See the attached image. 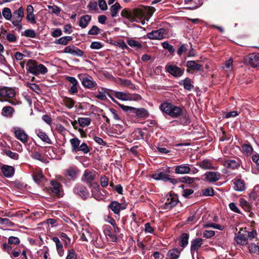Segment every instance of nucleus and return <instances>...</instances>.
<instances>
[{
	"instance_id": "1",
	"label": "nucleus",
	"mask_w": 259,
	"mask_h": 259,
	"mask_svg": "<svg viewBox=\"0 0 259 259\" xmlns=\"http://www.w3.org/2000/svg\"><path fill=\"white\" fill-rule=\"evenodd\" d=\"M155 12L152 7H144L142 9H135L133 11L128 9H124L121 12V16L124 18L128 22H141L143 25L145 20L148 21Z\"/></svg>"
},
{
	"instance_id": "2",
	"label": "nucleus",
	"mask_w": 259,
	"mask_h": 259,
	"mask_svg": "<svg viewBox=\"0 0 259 259\" xmlns=\"http://www.w3.org/2000/svg\"><path fill=\"white\" fill-rule=\"evenodd\" d=\"M159 109L164 113H165L172 118H178L182 115L183 111L182 109L172 104L171 103L164 102L161 103Z\"/></svg>"
},
{
	"instance_id": "3",
	"label": "nucleus",
	"mask_w": 259,
	"mask_h": 259,
	"mask_svg": "<svg viewBox=\"0 0 259 259\" xmlns=\"http://www.w3.org/2000/svg\"><path fill=\"white\" fill-rule=\"evenodd\" d=\"M26 65L27 71L35 76L39 74L44 75L48 71L45 65L33 60H29Z\"/></svg>"
},
{
	"instance_id": "4",
	"label": "nucleus",
	"mask_w": 259,
	"mask_h": 259,
	"mask_svg": "<svg viewBox=\"0 0 259 259\" xmlns=\"http://www.w3.org/2000/svg\"><path fill=\"white\" fill-rule=\"evenodd\" d=\"M178 202V196L169 193L165 196L163 201L160 204V207L162 209L169 210L175 206Z\"/></svg>"
},
{
	"instance_id": "5",
	"label": "nucleus",
	"mask_w": 259,
	"mask_h": 259,
	"mask_svg": "<svg viewBox=\"0 0 259 259\" xmlns=\"http://www.w3.org/2000/svg\"><path fill=\"white\" fill-rule=\"evenodd\" d=\"M114 96L115 98L123 101H137L141 99V96L138 95H132L128 93L114 91Z\"/></svg>"
},
{
	"instance_id": "6",
	"label": "nucleus",
	"mask_w": 259,
	"mask_h": 259,
	"mask_svg": "<svg viewBox=\"0 0 259 259\" xmlns=\"http://www.w3.org/2000/svg\"><path fill=\"white\" fill-rule=\"evenodd\" d=\"M24 17V9L22 7H20L18 9L14 11L12 14V18L11 22L15 26L19 27L21 28L22 26L20 24L22 19Z\"/></svg>"
},
{
	"instance_id": "7",
	"label": "nucleus",
	"mask_w": 259,
	"mask_h": 259,
	"mask_svg": "<svg viewBox=\"0 0 259 259\" xmlns=\"http://www.w3.org/2000/svg\"><path fill=\"white\" fill-rule=\"evenodd\" d=\"M244 63L252 67L259 66V53H251L245 56L244 58Z\"/></svg>"
},
{
	"instance_id": "8",
	"label": "nucleus",
	"mask_w": 259,
	"mask_h": 259,
	"mask_svg": "<svg viewBox=\"0 0 259 259\" xmlns=\"http://www.w3.org/2000/svg\"><path fill=\"white\" fill-rule=\"evenodd\" d=\"M83 177L84 181L89 184L91 187L95 190H98L99 188L98 183L94 182L95 176L93 172L86 170L84 172Z\"/></svg>"
},
{
	"instance_id": "9",
	"label": "nucleus",
	"mask_w": 259,
	"mask_h": 259,
	"mask_svg": "<svg viewBox=\"0 0 259 259\" xmlns=\"http://www.w3.org/2000/svg\"><path fill=\"white\" fill-rule=\"evenodd\" d=\"M165 69L166 72L175 77H180L184 73L183 70L175 65H167Z\"/></svg>"
},
{
	"instance_id": "10",
	"label": "nucleus",
	"mask_w": 259,
	"mask_h": 259,
	"mask_svg": "<svg viewBox=\"0 0 259 259\" xmlns=\"http://www.w3.org/2000/svg\"><path fill=\"white\" fill-rule=\"evenodd\" d=\"M73 192L83 199L86 198L89 195L87 188L80 184H76L73 188Z\"/></svg>"
},
{
	"instance_id": "11",
	"label": "nucleus",
	"mask_w": 259,
	"mask_h": 259,
	"mask_svg": "<svg viewBox=\"0 0 259 259\" xmlns=\"http://www.w3.org/2000/svg\"><path fill=\"white\" fill-rule=\"evenodd\" d=\"M15 137L20 140L23 144L27 142L28 138V135L20 127H15L14 128Z\"/></svg>"
},
{
	"instance_id": "12",
	"label": "nucleus",
	"mask_w": 259,
	"mask_h": 259,
	"mask_svg": "<svg viewBox=\"0 0 259 259\" xmlns=\"http://www.w3.org/2000/svg\"><path fill=\"white\" fill-rule=\"evenodd\" d=\"M203 240L200 238H196L191 241L190 251L192 255L197 253L203 244Z\"/></svg>"
},
{
	"instance_id": "13",
	"label": "nucleus",
	"mask_w": 259,
	"mask_h": 259,
	"mask_svg": "<svg viewBox=\"0 0 259 259\" xmlns=\"http://www.w3.org/2000/svg\"><path fill=\"white\" fill-rule=\"evenodd\" d=\"M204 176L206 181L214 183L220 179L221 174L218 171H207L204 174Z\"/></svg>"
},
{
	"instance_id": "14",
	"label": "nucleus",
	"mask_w": 259,
	"mask_h": 259,
	"mask_svg": "<svg viewBox=\"0 0 259 259\" xmlns=\"http://www.w3.org/2000/svg\"><path fill=\"white\" fill-rule=\"evenodd\" d=\"M165 30L163 28L153 30L147 34V37L150 39H162L164 38Z\"/></svg>"
},
{
	"instance_id": "15",
	"label": "nucleus",
	"mask_w": 259,
	"mask_h": 259,
	"mask_svg": "<svg viewBox=\"0 0 259 259\" xmlns=\"http://www.w3.org/2000/svg\"><path fill=\"white\" fill-rule=\"evenodd\" d=\"M15 96L14 89L8 87H3L0 89V97L12 98Z\"/></svg>"
},
{
	"instance_id": "16",
	"label": "nucleus",
	"mask_w": 259,
	"mask_h": 259,
	"mask_svg": "<svg viewBox=\"0 0 259 259\" xmlns=\"http://www.w3.org/2000/svg\"><path fill=\"white\" fill-rule=\"evenodd\" d=\"M126 205L124 204H121L118 203L117 201H112L109 204L108 207L115 214H119L121 210H123L126 208Z\"/></svg>"
},
{
	"instance_id": "17",
	"label": "nucleus",
	"mask_w": 259,
	"mask_h": 259,
	"mask_svg": "<svg viewBox=\"0 0 259 259\" xmlns=\"http://www.w3.org/2000/svg\"><path fill=\"white\" fill-rule=\"evenodd\" d=\"M191 171L190 166L188 164H182L175 167V172L177 174L184 175L189 174Z\"/></svg>"
},
{
	"instance_id": "18",
	"label": "nucleus",
	"mask_w": 259,
	"mask_h": 259,
	"mask_svg": "<svg viewBox=\"0 0 259 259\" xmlns=\"http://www.w3.org/2000/svg\"><path fill=\"white\" fill-rule=\"evenodd\" d=\"M1 170L3 175L8 178L12 177L15 173L14 167L8 165H3Z\"/></svg>"
},
{
	"instance_id": "19",
	"label": "nucleus",
	"mask_w": 259,
	"mask_h": 259,
	"mask_svg": "<svg viewBox=\"0 0 259 259\" xmlns=\"http://www.w3.org/2000/svg\"><path fill=\"white\" fill-rule=\"evenodd\" d=\"M234 240L237 244L240 245H246L248 243L247 237L240 232H238V234H236Z\"/></svg>"
},
{
	"instance_id": "20",
	"label": "nucleus",
	"mask_w": 259,
	"mask_h": 259,
	"mask_svg": "<svg viewBox=\"0 0 259 259\" xmlns=\"http://www.w3.org/2000/svg\"><path fill=\"white\" fill-rule=\"evenodd\" d=\"M232 182L234 185V189L236 191H243L245 190V184L243 180L239 179H235Z\"/></svg>"
},
{
	"instance_id": "21",
	"label": "nucleus",
	"mask_w": 259,
	"mask_h": 259,
	"mask_svg": "<svg viewBox=\"0 0 259 259\" xmlns=\"http://www.w3.org/2000/svg\"><path fill=\"white\" fill-rule=\"evenodd\" d=\"M223 164L225 167L233 169L238 168L240 165L239 160L227 159L223 161Z\"/></svg>"
},
{
	"instance_id": "22",
	"label": "nucleus",
	"mask_w": 259,
	"mask_h": 259,
	"mask_svg": "<svg viewBox=\"0 0 259 259\" xmlns=\"http://www.w3.org/2000/svg\"><path fill=\"white\" fill-rule=\"evenodd\" d=\"M81 83L82 85L88 89H93L97 86V83L91 78L84 77L82 78Z\"/></svg>"
},
{
	"instance_id": "23",
	"label": "nucleus",
	"mask_w": 259,
	"mask_h": 259,
	"mask_svg": "<svg viewBox=\"0 0 259 259\" xmlns=\"http://www.w3.org/2000/svg\"><path fill=\"white\" fill-rule=\"evenodd\" d=\"M200 168L203 169H214L215 168L213 166L212 161L208 159H205L197 164Z\"/></svg>"
},
{
	"instance_id": "24",
	"label": "nucleus",
	"mask_w": 259,
	"mask_h": 259,
	"mask_svg": "<svg viewBox=\"0 0 259 259\" xmlns=\"http://www.w3.org/2000/svg\"><path fill=\"white\" fill-rule=\"evenodd\" d=\"M52 240L55 243L56 249L58 254L60 256H62L64 254V250L63 249V244L60 241L59 238L57 237H54L52 238Z\"/></svg>"
},
{
	"instance_id": "25",
	"label": "nucleus",
	"mask_w": 259,
	"mask_h": 259,
	"mask_svg": "<svg viewBox=\"0 0 259 259\" xmlns=\"http://www.w3.org/2000/svg\"><path fill=\"white\" fill-rule=\"evenodd\" d=\"M92 19V17L89 15H84L80 18L79 20V26L82 28H86Z\"/></svg>"
},
{
	"instance_id": "26",
	"label": "nucleus",
	"mask_w": 259,
	"mask_h": 259,
	"mask_svg": "<svg viewBox=\"0 0 259 259\" xmlns=\"http://www.w3.org/2000/svg\"><path fill=\"white\" fill-rule=\"evenodd\" d=\"M134 113L139 118H146L149 116L148 111L144 108H135Z\"/></svg>"
},
{
	"instance_id": "27",
	"label": "nucleus",
	"mask_w": 259,
	"mask_h": 259,
	"mask_svg": "<svg viewBox=\"0 0 259 259\" xmlns=\"http://www.w3.org/2000/svg\"><path fill=\"white\" fill-rule=\"evenodd\" d=\"M33 179L38 184H43L46 179L40 170H35L33 173Z\"/></svg>"
},
{
	"instance_id": "28",
	"label": "nucleus",
	"mask_w": 259,
	"mask_h": 259,
	"mask_svg": "<svg viewBox=\"0 0 259 259\" xmlns=\"http://www.w3.org/2000/svg\"><path fill=\"white\" fill-rule=\"evenodd\" d=\"M36 135L44 142L48 144H51V140L49 136L43 131L39 129L35 130Z\"/></svg>"
},
{
	"instance_id": "29",
	"label": "nucleus",
	"mask_w": 259,
	"mask_h": 259,
	"mask_svg": "<svg viewBox=\"0 0 259 259\" xmlns=\"http://www.w3.org/2000/svg\"><path fill=\"white\" fill-rule=\"evenodd\" d=\"M168 175L163 171H157L153 174L152 178L157 181L162 180L166 181Z\"/></svg>"
},
{
	"instance_id": "30",
	"label": "nucleus",
	"mask_w": 259,
	"mask_h": 259,
	"mask_svg": "<svg viewBox=\"0 0 259 259\" xmlns=\"http://www.w3.org/2000/svg\"><path fill=\"white\" fill-rule=\"evenodd\" d=\"M14 112V109L13 107L8 106L4 107L2 110L1 114L3 116L7 117H11Z\"/></svg>"
},
{
	"instance_id": "31",
	"label": "nucleus",
	"mask_w": 259,
	"mask_h": 259,
	"mask_svg": "<svg viewBox=\"0 0 259 259\" xmlns=\"http://www.w3.org/2000/svg\"><path fill=\"white\" fill-rule=\"evenodd\" d=\"M186 66L195 71L202 70V65L197 64L194 61H188L186 63Z\"/></svg>"
},
{
	"instance_id": "32",
	"label": "nucleus",
	"mask_w": 259,
	"mask_h": 259,
	"mask_svg": "<svg viewBox=\"0 0 259 259\" xmlns=\"http://www.w3.org/2000/svg\"><path fill=\"white\" fill-rule=\"evenodd\" d=\"M121 9V7L118 3H116L110 8V14L112 17L117 16L118 12Z\"/></svg>"
},
{
	"instance_id": "33",
	"label": "nucleus",
	"mask_w": 259,
	"mask_h": 259,
	"mask_svg": "<svg viewBox=\"0 0 259 259\" xmlns=\"http://www.w3.org/2000/svg\"><path fill=\"white\" fill-rule=\"evenodd\" d=\"M72 40V37L70 36H65L55 40V44L67 45L69 41Z\"/></svg>"
},
{
	"instance_id": "34",
	"label": "nucleus",
	"mask_w": 259,
	"mask_h": 259,
	"mask_svg": "<svg viewBox=\"0 0 259 259\" xmlns=\"http://www.w3.org/2000/svg\"><path fill=\"white\" fill-rule=\"evenodd\" d=\"M189 235L188 233H183L180 238V245L184 248L188 244Z\"/></svg>"
},
{
	"instance_id": "35",
	"label": "nucleus",
	"mask_w": 259,
	"mask_h": 259,
	"mask_svg": "<svg viewBox=\"0 0 259 259\" xmlns=\"http://www.w3.org/2000/svg\"><path fill=\"white\" fill-rule=\"evenodd\" d=\"M126 42L127 44L132 48L140 49L142 47V45L140 41L136 40L132 38H128Z\"/></svg>"
},
{
	"instance_id": "36",
	"label": "nucleus",
	"mask_w": 259,
	"mask_h": 259,
	"mask_svg": "<svg viewBox=\"0 0 259 259\" xmlns=\"http://www.w3.org/2000/svg\"><path fill=\"white\" fill-rule=\"evenodd\" d=\"M70 143L72 147V151L76 152L80 145V141L77 138H74L70 140Z\"/></svg>"
},
{
	"instance_id": "37",
	"label": "nucleus",
	"mask_w": 259,
	"mask_h": 259,
	"mask_svg": "<svg viewBox=\"0 0 259 259\" xmlns=\"http://www.w3.org/2000/svg\"><path fill=\"white\" fill-rule=\"evenodd\" d=\"M180 251L177 248H173L169 250L167 256L169 259H177L179 257Z\"/></svg>"
},
{
	"instance_id": "38",
	"label": "nucleus",
	"mask_w": 259,
	"mask_h": 259,
	"mask_svg": "<svg viewBox=\"0 0 259 259\" xmlns=\"http://www.w3.org/2000/svg\"><path fill=\"white\" fill-rule=\"evenodd\" d=\"M107 94L105 88H101V90H98V94L95 95V96L100 100H105L107 98Z\"/></svg>"
},
{
	"instance_id": "39",
	"label": "nucleus",
	"mask_w": 259,
	"mask_h": 259,
	"mask_svg": "<svg viewBox=\"0 0 259 259\" xmlns=\"http://www.w3.org/2000/svg\"><path fill=\"white\" fill-rule=\"evenodd\" d=\"M78 122L80 126L85 127L90 124L91 119L89 117H79L78 118Z\"/></svg>"
},
{
	"instance_id": "40",
	"label": "nucleus",
	"mask_w": 259,
	"mask_h": 259,
	"mask_svg": "<svg viewBox=\"0 0 259 259\" xmlns=\"http://www.w3.org/2000/svg\"><path fill=\"white\" fill-rule=\"evenodd\" d=\"M2 16L7 20H11L12 18L11 11L9 8H4L2 10Z\"/></svg>"
},
{
	"instance_id": "41",
	"label": "nucleus",
	"mask_w": 259,
	"mask_h": 259,
	"mask_svg": "<svg viewBox=\"0 0 259 259\" xmlns=\"http://www.w3.org/2000/svg\"><path fill=\"white\" fill-rule=\"evenodd\" d=\"M243 152L246 155H251L253 152V148L249 144H244L242 146Z\"/></svg>"
},
{
	"instance_id": "42",
	"label": "nucleus",
	"mask_w": 259,
	"mask_h": 259,
	"mask_svg": "<svg viewBox=\"0 0 259 259\" xmlns=\"http://www.w3.org/2000/svg\"><path fill=\"white\" fill-rule=\"evenodd\" d=\"M77 174V168L76 167H70L66 170V175L71 179L76 178Z\"/></svg>"
},
{
	"instance_id": "43",
	"label": "nucleus",
	"mask_w": 259,
	"mask_h": 259,
	"mask_svg": "<svg viewBox=\"0 0 259 259\" xmlns=\"http://www.w3.org/2000/svg\"><path fill=\"white\" fill-rule=\"evenodd\" d=\"M249 251L250 253L259 255V247L254 243H251L248 245Z\"/></svg>"
},
{
	"instance_id": "44",
	"label": "nucleus",
	"mask_w": 259,
	"mask_h": 259,
	"mask_svg": "<svg viewBox=\"0 0 259 259\" xmlns=\"http://www.w3.org/2000/svg\"><path fill=\"white\" fill-rule=\"evenodd\" d=\"M183 84L185 89L188 91H191L193 88V85L191 83V79L189 78H185L183 80Z\"/></svg>"
},
{
	"instance_id": "45",
	"label": "nucleus",
	"mask_w": 259,
	"mask_h": 259,
	"mask_svg": "<svg viewBox=\"0 0 259 259\" xmlns=\"http://www.w3.org/2000/svg\"><path fill=\"white\" fill-rule=\"evenodd\" d=\"M201 193L203 196H212L214 195V191L212 188L208 187L202 189Z\"/></svg>"
},
{
	"instance_id": "46",
	"label": "nucleus",
	"mask_w": 259,
	"mask_h": 259,
	"mask_svg": "<svg viewBox=\"0 0 259 259\" xmlns=\"http://www.w3.org/2000/svg\"><path fill=\"white\" fill-rule=\"evenodd\" d=\"M51 190L55 193H59L60 190V184L57 181H52Z\"/></svg>"
},
{
	"instance_id": "47",
	"label": "nucleus",
	"mask_w": 259,
	"mask_h": 259,
	"mask_svg": "<svg viewBox=\"0 0 259 259\" xmlns=\"http://www.w3.org/2000/svg\"><path fill=\"white\" fill-rule=\"evenodd\" d=\"M233 60L231 58L226 61L224 65L223 66V68L227 72H230L233 69L232 67Z\"/></svg>"
},
{
	"instance_id": "48",
	"label": "nucleus",
	"mask_w": 259,
	"mask_h": 259,
	"mask_svg": "<svg viewBox=\"0 0 259 259\" xmlns=\"http://www.w3.org/2000/svg\"><path fill=\"white\" fill-rule=\"evenodd\" d=\"M38 253L40 257H42L44 259H50L49 257L50 254L49 253V249L48 248L40 250Z\"/></svg>"
},
{
	"instance_id": "49",
	"label": "nucleus",
	"mask_w": 259,
	"mask_h": 259,
	"mask_svg": "<svg viewBox=\"0 0 259 259\" xmlns=\"http://www.w3.org/2000/svg\"><path fill=\"white\" fill-rule=\"evenodd\" d=\"M65 105L68 108H72L74 105V101L71 98L65 97L63 99Z\"/></svg>"
},
{
	"instance_id": "50",
	"label": "nucleus",
	"mask_w": 259,
	"mask_h": 259,
	"mask_svg": "<svg viewBox=\"0 0 259 259\" xmlns=\"http://www.w3.org/2000/svg\"><path fill=\"white\" fill-rule=\"evenodd\" d=\"M77 151H80L83 154H87L90 152V149L86 143H82L79 146Z\"/></svg>"
},
{
	"instance_id": "51",
	"label": "nucleus",
	"mask_w": 259,
	"mask_h": 259,
	"mask_svg": "<svg viewBox=\"0 0 259 259\" xmlns=\"http://www.w3.org/2000/svg\"><path fill=\"white\" fill-rule=\"evenodd\" d=\"M22 35L27 37L34 38L36 36L35 31L32 29H27L22 32Z\"/></svg>"
},
{
	"instance_id": "52",
	"label": "nucleus",
	"mask_w": 259,
	"mask_h": 259,
	"mask_svg": "<svg viewBox=\"0 0 259 259\" xmlns=\"http://www.w3.org/2000/svg\"><path fill=\"white\" fill-rule=\"evenodd\" d=\"M4 153L7 156H9L12 159L17 160L19 158V155L18 153L13 152L10 150H6L4 151Z\"/></svg>"
},
{
	"instance_id": "53",
	"label": "nucleus",
	"mask_w": 259,
	"mask_h": 259,
	"mask_svg": "<svg viewBox=\"0 0 259 259\" xmlns=\"http://www.w3.org/2000/svg\"><path fill=\"white\" fill-rule=\"evenodd\" d=\"M204 228L211 227L214 229H218L219 230H223L224 229V227L219 225L218 224L210 223L204 225Z\"/></svg>"
},
{
	"instance_id": "54",
	"label": "nucleus",
	"mask_w": 259,
	"mask_h": 259,
	"mask_svg": "<svg viewBox=\"0 0 259 259\" xmlns=\"http://www.w3.org/2000/svg\"><path fill=\"white\" fill-rule=\"evenodd\" d=\"M100 29L96 25H93L89 30L88 34L89 35H97L100 33Z\"/></svg>"
},
{
	"instance_id": "55",
	"label": "nucleus",
	"mask_w": 259,
	"mask_h": 259,
	"mask_svg": "<svg viewBox=\"0 0 259 259\" xmlns=\"http://www.w3.org/2000/svg\"><path fill=\"white\" fill-rule=\"evenodd\" d=\"M105 235L107 238L112 242H115L117 239L116 236L109 230L105 232Z\"/></svg>"
},
{
	"instance_id": "56",
	"label": "nucleus",
	"mask_w": 259,
	"mask_h": 259,
	"mask_svg": "<svg viewBox=\"0 0 259 259\" xmlns=\"http://www.w3.org/2000/svg\"><path fill=\"white\" fill-rule=\"evenodd\" d=\"M0 65L3 67L8 68L10 67V65L2 54H0Z\"/></svg>"
},
{
	"instance_id": "57",
	"label": "nucleus",
	"mask_w": 259,
	"mask_h": 259,
	"mask_svg": "<svg viewBox=\"0 0 259 259\" xmlns=\"http://www.w3.org/2000/svg\"><path fill=\"white\" fill-rule=\"evenodd\" d=\"M162 46L164 49L167 50L170 53H172L175 52V49L173 46L169 44L167 41L162 42Z\"/></svg>"
},
{
	"instance_id": "58",
	"label": "nucleus",
	"mask_w": 259,
	"mask_h": 259,
	"mask_svg": "<svg viewBox=\"0 0 259 259\" xmlns=\"http://www.w3.org/2000/svg\"><path fill=\"white\" fill-rule=\"evenodd\" d=\"M215 235V231L213 230H205L203 232V236L207 239L210 238Z\"/></svg>"
},
{
	"instance_id": "59",
	"label": "nucleus",
	"mask_w": 259,
	"mask_h": 259,
	"mask_svg": "<svg viewBox=\"0 0 259 259\" xmlns=\"http://www.w3.org/2000/svg\"><path fill=\"white\" fill-rule=\"evenodd\" d=\"M180 181L182 183L190 184L194 183L195 180L194 178H191L188 176H185L181 178L180 179Z\"/></svg>"
},
{
	"instance_id": "60",
	"label": "nucleus",
	"mask_w": 259,
	"mask_h": 259,
	"mask_svg": "<svg viewBox=\"0 0 259 259\" xmlns=\"http://www.w3.org/2000/svg\"><path fill=\"white\" fill-rule=\"evenodd\" d=\"M87 8L90 11H96L97 10V3L94 1H91L88 6Z\"/></svg>"
},
{
	"instance_id": "61",
	"label": "nucleus",
	"mask_w": 259,
	"mask_h": 259,
	"mask_svg": "<svg viewBox=\"0 0 259 259\" xmlns=\"http://www.w3.org/2000/svg\"><path fill=\"white\" fill-rule=\"evenodd\" d=\"M90 47L94 50H99L103 47V45L99 41H93L91 43Z\"/></svg>"
},
{
	"instance_id": "62",
	"label": "nucleus",
	"mask_w": 259,
	"mask_h": 259,
	"mask_svg": "<svg viewBox=\"0 0 259 259\" xmlns=\"http://www.w3.org/2000/svg\"><path fill=\"white\" fill-rule=\"evenodd\" d=\"M66 259H77V254L73 249L68 250Z\"/></svg>"
},
{
	"instance_id": "63",
	"label": "nucleus",
	"mask_w": 259,
	"mask_h": 259,
	"mask_svg": "<svg viewBox=\"0 0 259 259\" xmlns=\"http://www.w3.org/2000/svg\"><path fill=\"white\" fill-rule=\"evenodd\" d=\"M75 48L76 47L74 45L68 46L64 49L63 52L73 55Z\"/></svg>"
},
{
	"instance_id": "64",
	"label": "nucleus",
	"mask_w": 259,
	"mask_h": 259,
	"mask_svg": "<svg viewBox=\"0 0 259 259\" xmlns=\"http://www.w3.org/2000/svg\"><path fill=\"white\" fill-rule=\"evenodd\" d=\"M252 161L255 163L256 168L259 171V154L257 153L254 154L252 156Z\"/></svg>"
}]
</instances>
